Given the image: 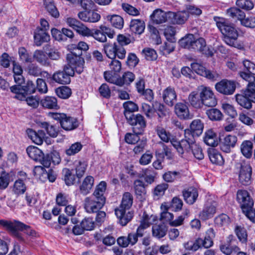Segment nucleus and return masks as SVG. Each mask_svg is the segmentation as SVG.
I'll return each instance as SVG.
<instances>
[{"mask_svg":"<svg viewBox=\"0 0 255 255\" xmlns=\"http://www.w3.org/2000/svg\"><path fill=\"white\" fill-rule=\"evenodd\" d=\"M214 20L223 34L224 41L230 46L241 49L242 45L238 41L239 33L237 29L223 17L215 16Z\"/></svg>","mask_w":255,"mask_h":255,"instance_id":"nucleus-1","label":"nucleus"},{"mask_svg":"<svg viewBox=\"0 0 255 255\" xmlns=\"http://www.w3.org/2000/svg\"><path fill=\"white\" fill-rule=\"evenodd\" d=\"M118 43L113 44H106L104 45V50L107 56L110 59L116 58L123 59L126 57V51L124 48L131 42L129 38L123 35L119 34L117 37Z\"/></svg>","mask_w":255,"mask_h":255,"instance_id":"nucleus-2","label":"nucleus"},{"mask_svg":"<svg viewBox=\"0 0 255 255\" xmlns=\"http://www.w3.org/2000/svg\"><path fill=\"white\" fill-rule=\"evenodd\" d=\"M191 151L194 156L198 160L204 158V154L201 147L196 143L195 139L189 130H185L184 138L180 140V146L178 152L183 154L184 152Z\"/></svg>","mask_w":255,"mask_h":255,"instance_id":"nucleus-3","label":"nucleus"},{"mask_svg":"<svg viewBox=\"0 0 255 255\" xmlns=\"http://www.w3.org/2000/svg\"><path fill=\"white\" fill-rule=\"evenodd\" d=\"M132 202V195L129 192H126L123 195L120 206L115 210V214L122 226H126L132 218V213L130 212L126 213V210L130 208Z\"/></svg>","mask_w":255,"mask_h":255,"instance_id":"nucleus-4","label":"nucleus"},{"mask_svg":"<svg viewBox=\"0 0 255 255\" xmlns=\"http://www.w3.org/2000/svg\"><path fill=\"white\" fill-rule=\"evenodd\" d=\"M81 55L82 52L80 51L78 53L72 52L70 54H67V59L68 63L64 66L63 71L69 77L73 76L75 71L78 74H81L83 72L85 61Z\"/></svg>","mask_w":255,"mask_h":255,"instance_id":"nucleus-5","label":"nucleus"},{"mask_svg":"<svg viewBox=\"0 0 255 255\" xmlns=\"http://www.w3.org/2000/svg\"><path fill=\"white\" fill-rule=\"evenodd\" d=\"M10 91L15 94L14 98L20 101L24 100L28 94L34 93L36 91L34 84L28 81L25 85H14L10 87Z\"/></svg>","mask_w":255,"mask_h":255,"instance_id":"nucleus-6","label":"nucleus"},{"mask_svg":"<svg viewBox=\"0 0 255 255\" xmlns=\"http://www.w3.org/2000/svg\"><path fill=\"white\" fill-rule=\"evenodd\" d=\"M49 114L52 118L59 122L61 127L66 130H71L78 127L75 119L68 117L64 113H50Z\"/></svg>","mask_w":255,"mask_h":255,"instance_id":"nucleus-7","label":"nucleus"},{"mask_svg":"<svg viewBox=\"0 0 255 255\" xmlns=\"http://www.w3.org/2000/svg\"><path fill=\"white\" fill-rule=\"evenodd\" d=\"M126 119L128 122L133 126V132L137 134H141L146 127V122L144 117L140 115H130L127 114Z\"/></svg>","mask_w":255,"mask_h":255,"instance_id":"nucleus-8","label":"nucleus"},{"mask_svg":"<svg viewBox=\"0 0 255 255\" xmlns=\"http://www.w3.org/2000/svg\"><path fill=\"white\" fill-rule=\"evenodd\" d=\"M236 199L244 212H249L254 205V201L249 192L244 189L238 190Z\"/></svg>","mask_w":255,"mask_h":255,"instance_id":"nucleus-9","label":"nucleus"},{"mask_svg":"<svg viewBox=\"0 0 255 255\" xmlns=\"http://www.w3.org/2000/svg\"><path fill=\"white\" fill-rule=\"evenodd\" d=\"M252 169L249 163L243 161L240 163L238 179L243 185H248L251 182Z\"/></svg>","mask_w":255,"mask_h":255,"instance_id":"nucleus-10","label":"nucleus"},{"mask_svg":"<svg viewBox=\"0 0 255 255\" xmlns=\"http://www.w3.org/2000/svg\"><path fill=\"white\" fill-rule=\"evenodd\" d=\"M200 97L202 99V106L215 107L217 104V99L213 92L209 88L203 87L200 93Z\"/></svg>","mask_w":255,"mask_h":255,"instance_id":"nucleus-11","label":"nucleus"},{"mask_svg":"<svg viewBox=\"0 0 255 255\" xmlns=\"http://www.w3.org/2000/svg\"><path fill=\"white\" fill-rule=\"evenodd\" d=\"M216 90L224 95H231L234 94L236 88V83L233 81L224 79L215 85Z\"/></svg>","mask_w":255,"mask_h":255,"instance_id":"nucleus-12","label":"nucleus"},{"mask_svg":"<svg viewBox=\"0 0 255 255\" xmlns=\"http://www.w3.org/2000/svg\"><path fill=\"white\" fill-rule=\"evenodd\" d=\"M244 71L240 72V77L246 81L255 82V64L245 60L243 61Z\"/></svg>","mask_w":255,"mask_h":255,"instance_id":"nucleus-13","label":"nucleus"},{"mask_svg":"<svg viewBox=\"0 0 255 255\" xmlns=\"http://www.w3.org/2000/svg\"><path fill=\"white\" fill-rule=\"evenodd\" d=\"M156 131L160 138L164 142H168L170 141L172 145L178 151V147L180 146V141H178L169 132L161 127H157Z\"/></svg>","mask_w":255,"mask_h":255,"instance_id":"nucleus-14","label":"nucleus"},{"mask_svg":"<svg viewBox=\"0 0 255 255\" xmlns=\"http://www.w3.org/2000/svg\"><path fill=\"white\" fill-rule=\"evenodd\" d=\"M105 205L104 200L87 197L85 200V209L89 213H96Z\"/></svg>","mask_w":255,"mask_h":255,"instance_id":"nucleus-15","label":"nucleus"},{"mask_svg":"<svg viewBox=\"0 0 255 255\" xmlns=\"http://www.w3.org/2000/svg\"><path fill=\"white\" fill-rule=\"evenodd\" d=\"M174 112L177 116L180 119L189 120L193 118L190 113L188 107L186 103L178 102L175 105Z\"/></svg>","mask_w":255,"mask_h":255,"instance_id":"nucleus-16","label":"nucleus"},{"mask_svg":"<svg viewBox=\"0 0 255 255\" xmlns=\"http://www.w3.org/2000/svg\"><path fill=\"white\" fill-rule=\"evenodd\" d=\"M177 94L175 89L168 87L162 92V98L164 102L168 106L172 107L177 100Z\"/></svg>","mask_w":255,"mask_h":255,"instance_id":"nucleus-17","label":"nucleus"},{"mask_svg":"<svg viewBox=\"0 0 255 255\" xmlns=\"http://www.w3.org/2000/svg\"><path fill=\"white\" fill-rule=\"evenodd\" d=\"M169 20L173 23L182 24L184 23L189 17L188 12L186 11L174 12H168Z\"/></svg>","mask_w":255,"mask_h":255,"instance_id":"nucleus-18","label":"nucleus"},{"mask_svg":"<svg viewBox=\"0 0 255 255\" xmlns=\"http://www.w3.org/2000/svg\"><path fill=\"white\" fill-rule=\"evenodd\" d=\"M237 141V137L235 135H228L226 136L220 144L221 150L226 153L230 152L231 148L235 146Z\"/></svg>","mask_w":255,"mask_h":255,"instance_id":"nucleus-19","label":"nucleus"},{"mask_svg":"<svg viewBox=\"0 0 255 255\" xmlns=\"http://www.w3.org/2000/svg\"><path fill=\"white\" fill-rule=\"evenodd\" d=\"M33 57L34 60L42 66L50 67L51 65L47 54H46L42 50H37L35 51Z\"/></svg>","mask_w":255,"mask_h":255,"instance_id":"nucleus-20","label":"nucleus"},{"mask_svg":"<svg viewBox=\"0 0 255 255\" xmlns=\"http://www.w3.org/2000/svg\"><path fill=\"white\" fill-rule=\"evenodd\" d=\"M150 17L152 22L155 24H160L169 20L168 12H165L161 9L155 10Z\"/></svg>","mask_w":255,"mask_h":255,"instance_id":"nucleus-21","label":"nucleus"},{"mask_svg":"<svg viewBox=\"0 0 255 255\" xmlns=\"http://www.w3.org/2000/svg\"><path fill=\"white\" fill-rule=\"evenodd\" d=\"M183 196L185 201L189 204H193L196 200L198 194L196 189L190 187L182 191Z\"/></svg>","mask_w":255,"mask_h":255,"instance_id":"nucleus-22","label":"nucleus"},{"mask_svg":"<svg viewBox=\"0 0 255 255\" xmlns=\"http://www.w3.org/2000/svg\"><path fill=\"white\" fill-rule=\"evenodd\" d=\"M204 141L210 146H216L218 144L219 138L217 134L212 129H209L205 133Z\"/></svg>","mask_w":255,"mask_h":255,"instance_id":"nucleus-23","label":"nucleus"},{"mask_svg":"<svg viewBox=\"0 0 255 255\" xmlns=\"http://www.w3.org/2000/svg\"><path fill=\"white\" fill-rule=\"evenodd\" d=\"M133 187L137 198L143 201L145 198L146 190L143 181L139 179L134 181Z\"/></svg>","mask_w":255,"mask_h":255,"instance_id":"nucleus-24","label":"nucleus"},{"mask_svg":"<svg viewBox=\"0 0 255 255\" xmlns=\"http://www.w3.org/2000/svg\"><path fill=\"white\" fill-rule=\"evenodd\" d=\"M190 129H187L184 130H189L195 138V136H199L203 132L204 125L201 121L199 119L194 120L190 124Z\"/></svg>","mask_w":255,"mask_h":255,"instance_id":"nucleus-25","label":"nucleus"},{"mask_svg":"<svg viewBox=\"0 0 255 255\" xmlns=\"http://www.w3.org/2000/svg\"><path fill=\"white\" fill-rule=\"evenodd\" d=\"M34 39L35 44L39 46L43 43L48 41L50 36L44 30H41L38 28L34 33Z\"/></svg>","mask_w":255,"mask_h":255,"instance_id":"nucleus-26","label":"nucleus"},{"mask_svg":"<svg viewBox=\"0 0 255 255\" xmlns=\"http://www.w3.org/2000/svg\"><path fill=\"white\" fill-rule=\"evenodd\" d=\"M104 76L106 81L108 82L119 86H122L123 85L124 82L122 81V78L117 73L106 71L104 73Z\"/></svg>","mask_w":255,"mask_h":255,"instance_id":"nucleus-27","label":"nucleus"},{"mask_svg":"<svg viewBox=\"0 0 255 255\" xmlns=\"http://www.w3.org/2000/svg\"><path fill=\"white\" fill-rule=\"evenodd\" d=\"M27 133L28 137L35 143L38 145H40L42 143L45 136V133L43 131L39 130L36 132L32 129H28L27 130Z\"/></svg>","mask_w":255,"mask_h":255,"instance_id":"nucleus-28","label":"nucleus"},{"mask_svg":"<svg viewBox=\"0 0 255 255\" xmlns=\"http://www.w3.org/2000/svg\"><path fill=\"white\" fill-rule=\"evenodd\" d=\"M130 30L135 34H141L145 29L143 21L138 19H133L130 21L129 24Z\"/></svg>","mask_w":255,"mask_h":255,"instance_id":"nucleus-29","label":"nucleus"},{"mask_svg":"<svg viewBox=\"0 0 255 255\" xmlns=\"http://www.w3.org/2000/svg\"><path fill=\"white\" fill-rule=\"evenodd\" d=\"M106 183L104 181L101 182L97 186L94 192L93 193V199H97L98 200H104V203L106 202V197L104 196L105 192L106 189Z\"/></svg>","mask_w":255,"mask_h":255,"instance_id":"nucleus-30","label":"nucleus"},{"mask_svg":"<svg viewBox=\"0 0 255 255\" xmlns=\"http://www.w3.org/2000/svg\"><path fill=\"white\" fill-rule=\"evenodd\" d=\"M188 101L191 106L196 109L202 108V99L197 91L192 92L188 96Z\"/></svg>","mask_w":255,"mask_h":255,"instance_id":"nucleus-31","label":"nucleus"},{"mask_svg":"<svg viewBox=\"0 0 255 255\" xmlns=\"http://www.w3.org/2000/svg\"><path fill=\"white\" fill-rule=\"evenodd\" d=\"M41 106L48 109H57L59 106L57 99L52 96H46L40 101Z\"/></svg>","mask_w":255,"mask_h":255,"instance_id":"nucleus-32","label":"nucleus"},{"mask_svg":"<svg viewBox=\"0 0 255 255\" xmlns=\"http://www.w3.org/2000/svg\"><path fill=\"white\" fill-rule=\"evenodd\" d=\"M235 97L237 102L241 106L247 109L252 107V102H253L252 99L243 94V91H242L241 94H236Z\"/></svg>","mask_w":255,"mask_h":255,"instance_id":"nucleus-33","label":"nucleus"},{"mask_svg":"<svg viewBox=\"0 0 255 255\" xmlns=\"http://www.w3.org/2000/svg\"><path fill=\"white\" fill-rule=\"evenodd\" d=\"M253 144L250 140H244L240 145V149L242 154L247 158L252 156Z\"/></svg>","mask_w":255,"mask_h":255,"instance_id":"nucleus-34","label":"nucleus"},{"mask_svg":"<svg viewBox=\"0 0 255 255\" xmlns=\"http://www.w3.org/2000/svg\"><path fill=\"white\" fill-rule=\"evenodd\" d=\"M135 236L134 235L129 233L128 237H119L117 240V242L120 246L126 248L129 245L131 246L134 245L135 244Z\"/></svg>","mask_w":255,"mask_h":255,"instance_id":"nucleus-35","label":"nucleus"},{"mask_svg":"<svg viewBox=\"0 0 255 255\" xmlns=\"http://www.w3.org/2000/svg\"><path fill=\"white\" fill-rule=\"evenodd\" d=\"M26 152L30 158L32 159L38 161L42 159L43 153L42 151L34 146H29L26 148Z\"/></svg>","mask_w":255,"mask_h":255,"instance_id":"nucleus-36","label":"nucleus"},{"mask_svg":"<svg viewBox=\"0 0 255 255\" xmlns=\"http://www.w3.org/2000/svg\"><path fill=\"white\" fill-rule=\"evenodd\" d=\"M228 16L233 18L234 20H239L241 21L243 18L246 16L244 11L238 8L233 7L228 8L226 11Z\"/></svg>","mask_w":255,"mask_h":255,"instance_id":"nucleus-37","label":"nucleus"},{"mask_svg":"<svg viewBox=\"0 0 255 255\" xmlns=\"http://www.w3.org/2000/svg\"><path fill=\"white\" fill-rule=\"evenodd\" d=\"M52 79L55 82L60 84H68L70 82V78L63 71L55 72Z\"/></svg>","mask_w":255,"mask_h":255,"instance_id":"nucleus-38","label":"nucleus"},{"mask_svg":"<svg viewBox=\"0 0 255 255\" xmlns=\"http://www.w3.org/2000/svg\"><path fill=\"white\" fill-rule=\"evenodd\" d=\"M94 181L93 177L91 176H88L85 178L80 188V192L82 194L86 195L90 192L93 185Z\"/></svg>","mask_w":255,"mask_h":255,"instance_id":"nucleus-39","label":"nucleus"},{"mask_svg":"<svg viewBox=\"0 0 255 255\" xmlns=\"http://www.w3.org/2000/svg\"><path fill=\"white\" fill-rule=\"evenodd\" d=\"M216 213V206L210 205L205 206L200 213L199 216L203 220H206L211 218Z\"/></svg>","mask_w":255,"mask_h":255,"instance_id":"nucleus-40","label":"nucleus"},{"mask_svg":"<svg viewBox=\"0 0 255 255\" xmlns=\"http://www.w3.org/2000/svg\"><path fill=\"white\" fill-rule=\"evenodd\" d=\"M107 19L109 21L112 25L116 28L121 29L124 24V21L122 17L119 15H107Z\"/></svg>","mask_w":255,"mask_h":255,"instance_id":"nucleus-41","label":"nucleus"},{"mask_svg":"<svg viewBox=\"0 0 255 255\" xmlns=\"http://www.w3.org/2000/svg\"><path fill=\"white\" fill-rule=\"evenodd\" d=\"M0 225L11 233L17 230L18 227H21V225L23 226L22 223L19 221L11 222L4 220H0Z\"/></svg>","mask_w":255,"mask_h":255,"instance_id":"nucleus-42","label":"nucleus"},{"mask_svg":"<svg viewBox=\"0 0 255 255\" xmlns=\"http://www.w3.org/2000/svg\"><path fill=\"white\" fill-rule=\"evenodd\" d=\"M208 156L210 161L214 164L222 165L224 163V159L222 155L215 149H213L209 150Z\"/></svg>","mask_w":255,"mask_h":255,"instance_id":"nucleus-43","label":"nucleus"},{"mask_svg":"<svg viewBox=\"0 0 255 255\" xmlns=\"http://www.w3.org/2000/svg\"><path fill=\"white\" fill-rule=\"evenodd\" d=\"M154 113H156L159 118H163L169 114V110L162 104L157 102H154L153 104Z\"/></svg>","mask_w":255,"mask_h":255,"instance_id":"nucleus-44","label":"nucleus"},{"mask_svg":"<svg viewBox=\"0 0 255 255\" xmlns=\"http://www.w3.org/2000/svg\"><path fill=\"white\" fill-rule=\"evenodd\" d=\"M77 176L81 178L85 172L87 163L83 160H75L74 162Z\"/></svg>","mask_w":255,"mask_h":255,"instance_id":"nucleus-45","label":"nucleus"},{"mask_svg":"<svg viewBox=\"0 0 255 255\" xmlns=\"http://www.w3.org/2000/svg\"><path fill=\"white\" fill-rule=\"evenodd\" d=\"M194 39V35L192 34H189L179 40V44L184 48L192 49Z\"/></svg>","mask_w":255,"mask_h":255,"instance_id":"nucleus-46","label":"nucleus"},{"mask_svg":"<svg viewBox=\"0 0 255 255\" xmlns=\"http://www.w3.org/2000/svg\"><path fill=\"white\" fill-rule=\"evenodd\" d=\"M26 190V186L22 179L16 180L13 184L12 191L16 195L23 194Z\"/></svg>","mask_w":255,"mask_h":255,"instance_id":"nucleus-47","label":"nucleus"},{"mask_svg":"<svg viewBox=\"0 0 255 255\" xmlns=\"http://www.w3.org/2000/svg\"><path fill=\"white\" fill-rule=\"evenodd\" d=\"M167 229L164 225H155L152 229L153 237L160 239L164 237L166 234Z\"/></svg>","mask_w":255,"mask_h":255,"instance_id":"nucleus-48","label":"nucleus"},{"mask_svg":"<svg viewBox=\"0 0 255 255\" xmlns=\"http://www.w3.org/2000/svg\"><path fill=\"white\" fill-rule=\"evenodd\" d=\"M161 208L163 210V212L160 215V220L164 223H168L170 226V223L173 219V214L167 211L168 206L166 204H162Z\"/></svg>","mask_w":255,"mask_h":255,"instance_id":"nucleus-49","label":"nucleus"},{"mask_svg":"<svg viewBox=\"0 0 255 255\" xmlns=\"http://www.w3.org/2000/svg\"><path fill=\"white\" fill-rule=\"evenodd\" d=\"M235 232L239 241L242 243H246L247 241L248 234L246 229L241 226H236Z\"/></svg>","mask_w":255,"mask_h":255,"instance_id":"nucleus-50","label":"nucleus"},{"mask_svg":"<svg viewBox=\"0 0 255 255\" xmlns=\"http://www.w3.org/2000/svg\"><path fill=\"white\" fill-rule=\"evenodd\" d=\"M157 221V217L156 215H151L149 216L145 212L143 213L140 224L144 228H147L151 224H154Z\"/></svg>","mask_w":255,"mask_h":255,"instance_id":"nucleus-51","label":"nucleus"},{"mask_svg":"<svg viewBox=\"0 0 255 255\" xmlns=\"http://www.w3.org/2000/svg\"><path fill=\"white\" fill-rule=\"evenodd\" d=\"M248 84L245 90H243V94L250 97L253 102L255 103V82L248 81Z\"/></svg>","mask_w":255,"mask_h":255,"instance_id":"nucleus-52","label":"nucleus"},{"mask_svg":"<svg viewBox=\"0 0 255 255\" xmlns=\"http://www.w3.org/2000/svg\"><path fill=\"white\" fill-rule=\"evenodd\" d=\"M163 179L167 182H173L176 180L181 178V175L179 172L168 171L165 172L162 176Z\"/></svg>","mask_w":255,"mask_h":255,"instance_id":"nucleus-53","label":"nucleus"},{"mask_svg":"<svg viewBox=\"0 0 255 255\" xmlns=\"http://www.w3.org/2000/svg\"><path fill=\"white\" fill-rule=\"evenodd\" d=\"M41 127L46 131L47 134L50 136L55 137L57 136L59 130L55 126L44 122L41 123Z\"/></svg>","mask_w":255,"mask_h":255,"instance_id":"nucleus-54","label":"nucleus"},{"mask_svg":"<svg viewBox=\"0 0 255 255\" xmlns=\"http://www.w3.org/2000/svg\"><path fill=\"white\" fill-rule=\"evenodd\" d=\"M215 224L219 227H227L230 223V219L228 215L222 214L215 219Z\"/></svg>","mask_w":255,"mask_h":255,"instance_id":"nucleus-55","label":"nucleus"},{"mask_svg":"<svg viewBox=\"0 0 255 255\" xmlns=\"http://www.w3.org/2000/svg\"><path fill=\"white\" fill-rule=\"evenodd\" d=\"M123 107L125 109L124 115L126 118L127 114L134 115L133 112L137 111L138 107L137 105L131 101H127L124 103Z\"/></svg>","mask_w":255,"mask_h":255,"instance_id":"nucleus-56","label":"nucleus"},{"mask_svg":"<svg viewBox=\"0 0 255 255\" xmlns=\"http://www.w3.org/2000/svg\"><path fill=\"white\" fill-rule=\"evenodd\" d=\"M44 4L45 5V8L46 9L47 11L52 16L55 18H57L59 16V12L54 4L53 1L49 0H45Z\"/></svg>","mask_w":255,"mask_h":255,"instance_id":"nucleus-57","label":"nucleus"},{"mask_svg":"<svg viewBox=\"0 0 255 255\" xmlns=\"http://www.w3.org/2000/svg\"><path fill=\"white\" fill-rule=\"evenodd\" d=\"M208 118L212 121H220L222 119L223 114L217 109H211L206 111Z\"/></svg>","mask_w":255,"mask_h":255,"instance_id":"nucleus-58","label":"nucleus"},{"mask_svg":"<svg viewBox=\"0 0 255 255\" xmlns=\"http://www.w3.org/2000/svg\"><path fill=\"white\" fill-rule=\"evenodd\" d=\"M57 95L62 99H67L71 94V89L67 86H62L56 90Z\"/></svg>","mask_w":255,"mask_h":255,"instance_id":"nucleus-59","label":"nucleus"},{"mask_svg":"<svg viewBox=\"0 0 255 255\" xmlns=\"http://www.w3.org/2000/svg\"><path fill=\"white\" fill-rule=\"evenodd\" d=\"M90 36L93 37L95 40L100 42H105L107 41V37L105 34L102 32L101 29H93L91 31Z\"/></svg>","mask_w":255,"mask_h":255,"instance_id":"nucleus-60","label":"nucleus"},{"mask_svg":"<svg viewBox=\"0 0 255 255\" xmlns=\"http://www.w3.org/2000/svg\"><path fill=\"white\" fill-rule=\"evenodd\" d=\"M63 173L65 184L68 186L73 185L75 180V175L72 174L70 170L67 168L63 169Z\"/></svg>","mask_w":255,"mask_h":255,"instance_id":"nucleus-61","label":"nucleus"},{"mask_svg":"<svg viewBox=\"0 0 255 255\" xmlns=\"http://www.w3.org/2000/svg\"><path fill=\"white\" fill-rule=\"evenodd\" d=\"M91 30L81 22L75 29L79 34L86 37L90 36Z\"/></svg>","mask_w":255,"mask_h":255,"instance_id":"nucleus-62","label":"nucleus"},{"mask_svg":"<svg viewBox=\"0 0 255 255\" xmlns=\"http://www.w3.org/2000/svg\"><path fill=\"white\" fill-rule=\"evenodd\" d=\"M185 249L187 250L196 251L201 247V245L199 241V238L196 240L195 242L188 241L184 244Z\"/></svg>","mask_w":255,"mask_h":255,"instance_id":"nucleus-63","label":"nucleus"},{"mask_svg":"<svg viewBox=\"0 0 255 255\" xmlns=\"http://www.w3.org/2000/svg\"><path fill=\"white\" fill-rule=\"evenodd\" d=\"M145 58L149 61H153L156 59L157 54L153 49L145 48L142 50Z\"/></svg>","mask_w":255,"mask_h":255,"instance_id":"nucleus-64","label":"nucleus"}]
</instances>
